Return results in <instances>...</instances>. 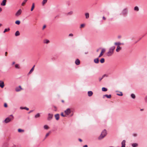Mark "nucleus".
I'll use <instances>...</instances> for the list:
<instances>
[{
	"mask_svg": "<svg viewBox=\"0 0 147 147\" xmlns=\"http://www.w3.org/2000/svg\"><path fill=\"white\" fill-rule=\"evenodd\" d=\"M115 48V47L113 46L110 48L109 51L107 52V55L108 56H111L113 53L114 51Z\"/></svg>",
	"mask_w": 147,
	"mask_h": 147,
	"instance_id": "nucleus-1",
	"label": "nucleus"
},
{
	"mask_svg": "<svg viewBox=\"0 0 147 147\" xmlns=\"http://www.w3.org/2000/svg\"><path fill=\"white\" fill-rule=\"evenodd\" d=\"M107 131L105 129L103 130L101 133L100 135L98 137V139L100 140L104 138L107 135Z\"/></svg>",
	"mask_w": 147,
	"mask_h": 147,
	"instance_id": "nucleus-2",
	"label": "nucleus"
},
{
	"mask_svg": "<svg viewBox=\"0 0 147 147\" xmlns=\"http://www.w3.org/2000/svg\"><path fill=\"white\" fill-rule=\"evenodd\" d=\"M13 119V117L12 115H11L9 116L6 118L4 121V122L7 123L12 120Z\"/></svg>",
	"mask_w": 147,
	"mask_h": 147,
	"instance_id": "nucleus-3",
	"label": "nucleus"
},
{
	"mask_svg": "<svg viewBox=\"0 0 147 147\" xmlns=\"http://www.w3.org/2000/svg\"><path fill=\"white\" fill-rule=\"evenodd\" d=\"M128 10L127 8L124 9L122 11V14L123 15H126L127 13Z\"/></svg>",
	"mask_w": 147,
	"mask_h": 147,
	"instance_id": "nucleus-4",
	"label": "nucleus"
},
{
	"mask_svg": "<svg viewBox=\"0 0 147 147\" xmlns=\"http://www.w3.org/2000/svg\"><path fill=\"white\" fill-rule=\"evenodd\" d=\"M71 112V111L70 109H67L65 111V114L67 115H68L70 114Z\"/></svg>",
	"mask_w": 147,
	"mask_h": 147,
	"instance_id": "nucleus-5",
	"label": "nucleus"
},
{
	"mask_svg": "<svg viewBox=\"0 0 147 147\" xmlns=\"http://www.w3.org/2000/svg\"><path fill=\"white\" fill-rule=\"evenodd\" d=\"M22 12V10L21 9H19L16 13V16H19L21 13Z\"/></svg>",
	"mask_w": 147,
	"mask_h": 147,
	"instance_id": "nucleus-6",
	"label": "nucleus"
},
{
	"mask_svg": "<svg viewBox=\"0 0 147 147\" xmlns=\"http://www.w3.org/2000/svg\"><path fill=\"white\" fill-rule=\"evenodd\" d=\"M105 52V50L104 49H102V50L99 56L98 57H100L101 56H102L103 55V53Z\"/></svg>",
	"mask_w": 147,
	"mask_h": 147,
	"instance_id": "nucleus-7",
	"label": "nucleus"
},
{
	"mask_svg": "<svg viewBox=\"0 0 147 147\" xmlns=\"http://www.w3.org/2000/svg\"><path fill=\"white\" fill-rule=\"evenodd\" d=\"M53 117V115L50 113L48 114V120H50L52 119Z\"/></svg>",
	"mask_w": 147,
	"mask_h": 147,
	"instance_id": "nucleus-8",
	"label": "nucleus"
},
{
	"mask_svg": "<svg viewBox=\"0 0 147 147\" xmlns=\"http://www.w3.org/2000/svg\"><path fill=\"white\" fill-rule=\"evenodd\" d=\"M4 86V83L2 81H0V87L2 88H3Z\"/></svg>",
	"mask_w": 147,
	"mask_h": 147,
	"instance_id": "nucleus-9",
	"label": "nucleus"
},
{
	"mask_svg": "<svg viewBox=\"0 0 147 147\" xmlns=\"http://www.w3.org/2000/svg\"><path fill=\"white\" fill-rule=\"evenodd\" d=\"M22 89L21 88V86H19V87H16L15 89V90L16 91L18 92L20 91Z\"/></svg>",
	"mask_w": 147,
	"mask_h": 147,
	"instance_id": "nucleus-10",
	"label": "nucleus"
},
{
	"mask_svg": "<svg viewBox=\"0 0 147 147\" xmlns=\"http://www.w3.org/2000/svg\"><path fill=\"white\" fill-rule=\"evenodd\" d=\"M54 131L53 130H52L51 131H49L48 133H47L46 135H45V137L47 138V137L51 134Z\"/></svg>",
	"mask_w": 147,
	"mask_h": 147,
	"instance_id": "nucleus-11",
	"label": "nucleus"
},
{
	"mask_svg": "<svg viewBox=\"0 0 147 147\" xmlns=\"http://www.w3.org/2000/svg\"><path fill=\"white\" fill-rule=\"evenodd\" d=\"M105 97H107V98H111V94L109 95L105 94L103 95V98H104Z\"/></svg>",
	"mask_w": 147,
	"mask_h": 147,
	"instance_id": "nucleus-12",
	"label": "nucleus"
},
{
	"mask_svg": "<svg viewBox=\"0 0 147 147\" xmlns=\"http://www.w3.org/2000/svg\"><path fill=\"white\" fill-rule=\"evenodd\" d=\"M6 0H3L2 3H1V5L2 6H5L6 5Z\"/></svg>",
	"mask_w": 147,
	"mask_h": 147,
	"instance_id": "nucleus-13",
	"label": "nucleus"
},
{
	"mask_svg": "<svg viewBox=\"0 0 147 147\" xmlns=\"http://www.w3.org/2000/svg\"><path fill=\"white\" fill-rule=\"evenodd\" d=\"M55 119L57 120H58L59 119V115L58 114H56L55 115Z\"/></svg>",
	"mask_w": 147,
	"mask_h": 147,
	"instance_id": "nucleus-14",
	"label": "nucleus"
},
{
	"mask_svg": "<svg viewBox=\"0 0 147 147\" xmlns=\"http://www.w3.org/2000/svg\"><path fill=\"white\" fill-rule=\"evenodd\" d=\"M75 63L77 65H78L80 64V61L78 59H77L75 61Z\"/></svg>",
	"mask_w": 147,
	"mask_h": 147,
	"instance_id": "nucleus-15",
	"label": "nucleus"
},
{
	"mask_svg": "<svg viewBox=\"0 0 147 147\" xmlns=\"http://www.w3.org/2000/svg\"><path fill=\"white\" fill-rule=\"evenodd\" d=\"M125 140H123L121 143V147H125Z\"/></svg>",
	"mask_w": 147,
	"mask_h": 147,
	"instance_id": "nucleus-16",
	"label": "nucleus"
},
{
	"mask_svg": "<svg viewBox=\"0 0 147 147\" xmlns=\"http://www.w3.org/2000/svg\"><path fill=\"white\" fill-rule=\"evenodd\" d=\"M88 96H92L93 94V92L91 91H89L88 92Z\"/></svg>",
	"mask_w": 147,
	"mask_h": 147,
	"instance_id": "nucleus-17",
	"label": "nucleus"
},
{
	"mask_svg": "<svg viewBox=\"0 0 147 147\" xmlns=\"http://www.w3.org/2000/svg\"><path fill=\"white\" fill-rule=\"evenodd\" d=\"M123 43H121L120 42H116L115 43V45L117 46H119L121 45H123Z\"/></svg>",
	"mask_w": 147,
	"mask_h": 147,
	"instance_id": "nucleus-18",
	"label": "nucleus"
},
{
	"mask_svg": "<svg viewBox=\"0 0 147 147\" xmlns=\"http://www.w3.org/2000/svg\"><path fill=\"white\" fill-rule=\"evenodd\" d=\"M121 49V48L119 47V46H117V49H116V51L117 52H119Z\"/></svg>",
	"mask_w": 147,
	"mask_h": 147,
	"instance_id": "nucleus-19",
	"label": "nucleus"
},
{
	"mask_svg": "<svg viewBox=\"0 0 147 147\" xmlns=\"http://www.w3.org/2000/svg\"><path fill=\"white\" fill-rule=\"evenodd\" d=\"M134 11H139V8L137 6H136L135 7H134Z\"/></svg>",
	"mask_w": 147,
	"mask_h": 147,
	"instance_id": "nucleus-20",
	"label": "nucleus"
},
{
	"mask_svg": "<svg viewBox=\"0 0 147 147\" xmlns=\"http://www.w3.org/2000/svg\"><path fill=\"white\" fill-rule=\"evenodd\" d=\"M94 61L95 63H98L99 62V59L98 58H96L94 60Z\"/></svg>",
	"mask_w": 147,
	"mask_h": 147,
	"instance_id": "nucleus-21",
	"label": "nucleus"
},
{
	"mask_svg": "<svg viewBox=\"0 0 147 147\" xmlns=\"http://www.w3.org/2000/svg\"><path fill=\"white\" fill-rule=\"evenodd\" d=\"M20 33L19 31H17L15 34V35L16 36H17L20 35Z\"/></svg>",
	"mask_w": 147,
	"mask_h": 147,
	"instance_id": "nucleus-22",
	"label": "nucleus"
},
{
	"mask_svg": "<svg viewBox=\"0 0 147 147\" xmlns=\"http://www.w3.org/2000/svg\"><path fill=\"white\" fill-rule=\"evenodd\" d=\"M44 42L45 43L48 44L49 42V41L48 40L46 39L44 40Z\"/></svg>",
	"mask_w": 147,
	"mask_h": 147,
	"instance_id": "nucleus-23",
	"label": "nucleus"
},
{
	"mask_svg": "<svg viewBox=\"0 0 147 147\" xmlns=\"http://www.w3.org/2000/svg\"><path fill=\"white\" fill-rule=\"evenodd\" d=\"M35 67V65H34L33 67H32V68L31 69V70L30 71H29V74H31L32 72V71H33L34 70V67Z\"/></svg>",
	"mask_w": 147,
	"mask_h": 147,
	"instance_id": "nucleus-24",
	"label": "nucleus"
},
{
	"mask_svg": "<svg viewBox=\"0 0 147 147\" xmlns=\"http://www.w3.org/2000/svg\"><path fill=\"white\" fill-rule=\"evenodd\" d=\"M34 3H33L32 4V8L31 9V11H32L33 10V9L34 8Z\"/></svg>",
	"mask_w": 147,
	"mask_h": 147,
	"instance_id": "nucleus-25",
	"label": "nucleus"
},
{
	"mask_svg": "<svg viewBox=\"0 0 147 147\" xmlns=\"http://www.w3.org/2000/svg\"><path fill=\"white\" fill-rule=\"evenodd\" d=\"M18 131L19 133H23L24 131V130L23 129H18Z\"/></svg>",
	"mask_w": 147,
	"mask_h": 147,
	"instance_id": "nucleus-26",
	"label": "nucleus"
},
{
	"mask_svg": "<svg viewBox=\"0 0 147 147\" xmlns=\"http://www.w3.org/2000/svg\"><path fill=\"white\" fill-rule=\"evenodd\" d=\"M133 147H136L137 146L138 144L136 143H133L132 145Z\"/></svg>",
	"mask_w": 147,
	"mask_h": 147,
	"instance_id": "nucleus-27",
	"label": "nucleus"
},
{
	"mask_svg": "<svg viewBox=\"0 0 147 147\" xmlns=\"http://www.w3.org/2000/svg\"><path fill=\"white\" fill-rule=\"evenodd\" d=\"M86 18L87 19L89 17V14L88 13H85Z\"/></svg>",
	"mask_w": 147,
	"mask_h": 147,
	"instance_id": "nucleus-28",
	"label": "nucleus"
},
{
	"mask_svg": "<svg viewBox=\"0 0 147 147\" xmlns=\"http://www.w3.org/2000/svg\"><path fill=\"white\" fill-rule=\"evenodd\" d=\"M40 116V114L39 113H37L35 116V118H37L39 117Z\"/></svg>",
	"mask_w": 147,
	"mask_h": 147,
	"instance_id": "nucleus-29",
	"label": "nucleus"
},
{
	"mask_svg": "<svg viewBox=\"0 0 147 147\" xmlns=\"http://www.w3.org/2000/svg\"><path fill=\"white\" fill-rule=\"evenodd\" d=\"M28 0H24V1H23V2H22V5L24 6V5L26 3V2L28 1Z\"/></svg>",
	"mask_w": 147,
	"mask_h": 147,
	"instance_id": "nucleus-30",
	"label": "nucleus"
},
{
	"mask_svg": "<svg viewBox=\"0 0 147 147\" xmlns=\"http://www.w3.org/2000/svg\"><path fill=\"white\" fill-rule=\"evenodd\" d=\"M102 90L103 91L105 92L107 91V89L105 87H103L102 88Z\"/></svg>",
	"mask_w": 147,
	"mask_h": 147,
	"instance_id": "nucleus-31",
	"label": "nucleus"
},
{
	"mask_svg": "<svg viewBox=\"0 0 147 147\" xmlns=\"http://www.w3.org/2000/svg\"><path fill=\"white\" fill-rule=\"evenodd\" d=\"M10 29L9 28H8L7 29H5V30H4V31H3V33H5L6 32H7V31H9Z\"/></svg>",
	"mask_w": 147,
	"mask_h": 147,
	"instance_id": "nucleus-32",
	"label": "nucleus"
},
{
	"mask_svg": "<svg viewBox=\"0 0 147 147\" xmlns=\"http://www.w3.org/2000/svg\"><path fill=\"white\" fill-rule=\"evenodd\" d=\"M100 61L101 63H103L105 62V59L104 58H102L100 60Z\"/></svg>",
	"mask_w": 147,
	"mask_h": 147,
	"instance_id": "nucleus-33",
	"label": "nucleus"
},
{
	"mask_svg": "<svg viewBox=\"0 0 147 147\" xmlns=\"http://www.w3.org/2000/svg\"><path fill=\"white\" fill-rule=\"evenodd\" d=\"M47 0H43L42 2V3L43 5H44L45 4L47 3Z\"/></svg>",
	"mask_w": 147,
	"mask_h": 147,
	"instance_id": "nucleus-34",
	"label": "nucleus"
},
{
	"mask_svg": "<svg viewBox=\"0 0 147 147\" xmlns=\"http://www.w3.org/2000/svg\"><path fill=\"white\" fill-rule=\"evenodd\" d=\"M131 96L133 98H135V96L134 94H132L131 95Z\"/></svg>",
	"mask_w": 147,
	"mask_h": 147,
	"instance_id": "nucleus-35",
	"label": "nucleus"
},
{
	"mask_svg": "<svg viewBox=\"0 0 147 147\" xmlns=\"http://www.w3.org/2000/svg\"><path fill=\"white\" fill-rule=\"evenodd\" d=\"M15 23L19 25L20 23V21L17 20L16 21Z\"/></svg>",
	"mask_w": 147,
	"mask_h": 147,
	"instance_id": "nucleus-36",
	"label": "nucleus"
},
{
	"mask_svg": "<svg viewBox=\"0 0 147 147\" xmlns=\"http://www.w3.org/2000/svg\"><path fill=\"white\" fill-rule=\"evenodd\" d=\"M117 95L119 96H122L123 95V94L122 92H120L119 94H117Z\"/></svg>",
	"mask_w": 147,
	"mask_h": 147,
	"instance_id": "nucleus-37",
	"label": "nucleus"
},
{
	"mask_svg": "<svg viewBox=\"0 0 147 147\" xmlns=\"http://www.w3.org/2000/svg\"><path fill=\"white\" fill-rule=\"evenodd\" d=\"M15 67H16V68H19V65L18 64H16L15 65Z\"/></svg>",
	"mask_w": 147,
	"mask_h": 147,
	"instance_id": "nucleus-38",
	"label": "nucleus"
},
{
	"mask_svg": "<svg viewBox=\"0 0 147 147\" xmlns=\"http://www.w3.org/2000/svg\"><path fill=\"white\" fill-rule=\"evenodd\" d=\"M73 13V12L72 11H71L69 12H68L67 14V15H71Z\"/></svg>",
	"mask_w": 147,
	"mask_h": 147,
	"instance_id": "nucleus-39",
	"label": "nucleus"
},
{
	"mask_svg": "<svg viewBox=\"0 0 147 147\" xmlns=\"http://www.w3.org/2000/svg\"><path fill=\"white\" fill-rule=\"evenodd\" d=\"M84 26H85L84 24H82L80 26V28H82L84 27Z\"/></svg>",
	"mask_w": 147,
	"mask_h": 147,
	"instance_id": "nucleus-40",
	"label": "nucleus"
},
{
	"mask_svg": "<svg viewBox=\"0 0 147 147\" xmlns=\"http://www.w3.org/2000/svg\"><path fill=\"white\" fill-rule=\"evenodd\" d=\"M44 127L45 128V129H47L49 128L48 126L47 125H45L44 126Z\"/></svg>",
	"mask_w": 147,
	"mask_h": 147,
	"instance_id": "nucleus-41",
	"label": "nucleus"
},
{
	"mask_svg": "<svg viewBox=\"0 0 147 147\" xmlns=\"http://www.w3.org/2000/svg\"><path fill=\"white\" fill-rule=\"evenodd\" d=\"M4 107H7V104L6 103H5L4 104Z\"/></svg>",
	"mask_w": 147,
	"mask_h": 147,
	"instance_id": "nucleus-42",
	"label": "nucleus"
},
{
	"mask_svg": "<svg viewBox=\"0 0 147 147\" xmlns=\"http://www.w3.org/2000/svg\"><path fill=\"white\" fill-rule=\"evenodd\" d=\"M61 115L62 116V117H65V115H64L63 114V113H61Z\"/></svg>",
	"mask_w": 147,
	"mask_h": 147,
	"instance_id": "nucleus-43",
	"label": "nucleus"
},
{
	"mask_svg": "<svg viewBox=\"0 0 147 147\" xmlns=\"http://www.w3.org/2000/svg\"><path fill=\"white\" fill-rule=\"evenodd\" d=\"M24 109H26L27 110H29V109L28 108L26 107H24Z\"/></svg>",
	"mask_w": 147,
	"mask_h": 147,
	"instance_id": "nucleus-44",
	"label": "nucleus"
},
{
	"mask_svg": "<svg viewBox=\"0 0 147 147\" xmlns=\"http://www.w3.org/2000/svg\"><path fill=\"white\" fill-rule=\"evenodd\" d=\"M73 34L72 33L70 34L69 35V36H73Z\"/></svg>",
	"mask_w": 147,
	"mask_h": 147,
	"instance_id": "nucleus-45",
	"label": "nucleus"
},
{
	"mask_svg": "<svg viewBox=\"0 0 147 147\" xmlns=\"http://www.w3.org/2000/svg\"><path fill=\"white\" fill-rule=\"evenodd\" d=\"M46 27V25H44L43 26V27L42 28V29L43 30L44 29V28H45Z\"/></svg>",
	"mask_w": 147,
	"mask_h": 147,
	"instance_id": "nucleus-46",
	"label": "nucleus"
},
{
	"mask_svg": "<svg viewBox=\"0 0 147 147\" xmlns=\"http://www.w3.org/2000/svg\"><path fill=\"white\" fill-rule=\"evenodd\" d=\"M78 140H79V141L80 142H82V140L81 139H80V138L79 139H78Z\"/></svg>",
	"mask_w": 147,
	"mask_h": 147,
	"instance_id": "nucleus-47",
	"label": "nucleus"
},
{
	"mask_svg": "<svg viewBox=\"0 0 147 147\" xmlns=\"http://www.w3.org/2000/svg\"><path fill=\"white\" fill-rule=\"evenodd\" d=\"M7 52H5V56H7Z\"/></svg>",
	"mask_w": 147,
	"mask_h": 147,
	"instance_id": "nucleus-48",
	"label": "nucleus"
},
{
	"mask_svg": "<svg viewBox=\"0 0 147 147\" xmlns=\"http://www.w3.org/2000/svg\"><path fill=\"white\" fill-rule=\"evenodd\" d=\"M20 108L21 109H24V107H20Z\"/></svg>",
	"mask_w": 147,
	"mask_h": 147,
	"instance_id": "nucleus-49",
	"label": "nucleus"
},
{
	"mask_svg": "<svg viewBox=\"0 0 147 147\" xmlns=\"http://www.w3.org/2000/svg\"><path fill=\"white\" fill-rule=\"evenodd\" d=\"M83 147H88V146L87 145H85Z\"/></svg>",
	"mask_w": 147,
	"mask_h": 147,
	"instance_id": "nucleus-50",
	"label": "nucleus"
},
{
	"mask_svg": "<svg viewBox=\"0 0 147 147\" xmlns=\"http://www.w3.org/2000/svg\"><path fill=\"white\" fill-rule=\"evenodd\" d=\"M103 19L104 20H106V18L104 17L103 16Z\"/></svg>",
	"mask_w": 147,
	"mask_h": 147,
	"instance_id": "nucleus-51",
	"label": "nucleus"
},
{
	"mask_svg": "<svg viewBox=\"0 0 147 147\" xmlns=\"http://www.w3.org/2000/svg\"><path fill=\"white\" fill-rule=\"evenodd\" d=\"M134 136L135 137L136 136H137V134H134Z\"/></svg>",
	"mask_w": 147,
	"mask_h": 147,
	"instance_id": "nucleus-52",
	"label": "nucleus"
},
{
	"mask_svg": "<svg viewBox=\"0 0 147 147\" xmlns=\"http://www.w3.org/2000/svg\"><path fill=\"white\" fill-rule=\"evenodd\" d=\"M105 75H103L102 76V78H104V77H105Z\"/></svg>",
	"mask_w": 147,
	"mask_h": 147,
	"instance_id": "nucleus-53",
	"label": "nucleus"
},
{
	"mask_svg": "<svg viewBox=\"0 0 147 147\" xmlns=\"http://www.w3.org/2000/svg\"><path fill=\"white\" fill-rule=\"evenodd\" d=\"M2 10V9L1 7H0V12Z\"/></svg>",
	"mask_w": 147,
	"mask_h": 147,
	"instance_id": "nucleus-54",
	"label": "nucleus"
},
{
	"mask_svg": "<svg viewBox=\"0 0 147 147\" xmlns=\"http://www.w3.org/2000/svg\"><path fill=\"white\" fill-rule=\"evenodd\" d=\"M102 79V78H100L99 79V81H100Z\"/></svg>",
	"mask_w": 147,
	"mask_h": 147,
	"instance_id": "nucleus-55",
	"label": "nucleus"
},
{
	"mask_svg": "<svg viewBox=\"0 0 147 147\" xmlns=\"http://www.w3.org/2000/svg\"><path fill=\"white\" fill-rule=\"evenodd\" d=\"M33 110H31L30 111V112L29 113H30L32 112L33 111Z\"/></svg>",
	"mask_w": 147,
	"mask_h": 147,
	"instance_id": "nucleus-56",
	"label": "nucleus"
},
{
	"mask_svg": "<svg viewBox=\"0 0 147 147\" xmlns=\"http://www.w3.org/2000/svg\"><path fill=\"white\" fill-rule=\"evenodd\" d=\"M15 63V62H13V63H12V64H13H13H14Z\"/></svg>",
	"mask_w": 147,
	"mask_h": 147,
	"instance_id": "nucleus-57",
	"label": "nucleus"
},
{
	"mask_svg": "<svg viewBox=\"0 0 147 147\" xmlns=\"http://www.w3.org/2000/svg\"><path fill=\"white\" fill-rule=\"evenodd\" d=\"M98 51H99V49H97V52H98Z\"/></svg>",
	"mask_w": 147,
	"mask_h": 147,
	"instance_id": "nucleus-58",
	"label": "nucleus"
},
{
	"mask_svg": "<svg viewBox=\"0 0 147 147\" xmlns=\"http://www.w3.org/2000/svg\"><path fill=\"white\" fill-rule=\"evenodd\" d=\"M2 25L1 24H0V27Z\"/></svg>",
	"mask_w": 147,
	"mask_h": 147,
	"instance_id": "nucleus-59",
	"label": "nucleus"
},
{
	"mask_svg": "<svg viewBox=\"0 0 147 147\" xmlns=\"http://www.w3.org/2000/svg\"><path fill=\"white\" fill-rule=\"evenodd\" d=\"M62 102H64V101L63 100H62Z\"/></svg>",
	"mask_w": 147,
	"mask_h": 147,
	"instance_id": "nucleus-60",
	"label": "nucleus"
}]
</instances>
